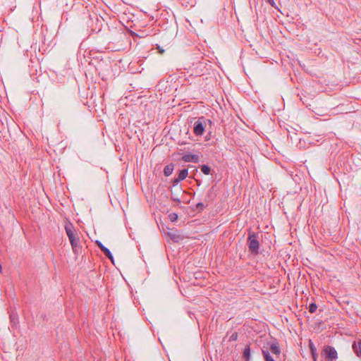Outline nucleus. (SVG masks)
Segmentation results:
<instances>
[{
    "instance_id": "nucleus-1",
    "label": "nucleus",
    "mask_w": 361,
    "mask_h": 361,
    "mask_svg": "<svg viewBox=\"0 0 361 361\" xmlns=\"http://www.w3.org/2000/svg\"><path fill=\"white\" fill-rule=\"evenodd\" d=\"M65 231L68 237L73 251L75 253H78L81 249V247L80 245V240L77 232L71 222L68 221L66 224Z\"/></svg>"
},
{
    "instance_id": "nucleus-2",
    "label": "nucleus",
    "mask_w": 361,
    "mask_h": 361,
    "mask_svg": "<svg viewBox=\"0 0 361 361\" xmlns=\"http://www.w3.org/2000/svg\"><path fill=\"white\" fill-rule=\"evenodd\" d=\"M247 244L249 251L252 254L257 255L259 253V243L258 241L257 235L255 232L252 231H249Z\"/></svg>"
},
{
    "instance_id": "nucleus-3",
    "label": "nucleus",
    "mask_w": 361,
    "mask_h": 361,
    "mask_svg": "<svg viewBox=\"0 0 361 361\" xmlns=\"http://www.w3.org/2000/svg\"><path fill=\"white\" fill-rule=\"evenodd\" d=\"M207 122L211 123V121L206 119L204 116L199 117L194 123V134L197 136H202L204 133Z\"/></svg>"
},
{
    "instance_id": "nucleus-4",
    "label": "nucleus",
    "mask_w": 361,
    "mask_h": 361,
    "mask_svg": "<svg viewBox=\"0 0 361 361\" xmlns=\"http://www.w3.org/2000/svg\"><path fill=\"white\" fill-rule=\"evenodd\" d=\"M324 351L326 355V358L331 360L337 358V351L334 347L327 345L324 348Z\"/></svg>"
},
{
    "instance_id": "nucleus-5",
    "label": "nucleus",
    "mask_w": 361,
    "mask_h": 361,
    "mask_svg": "<svg viewBox=\"0 0 361 361\" xmlns=\"http://www.w3.org/2000/svg\"><path fill=\"white\" fill-rule=\"evenodd\" d=\"M97 245L100 248V250L104 252L105 256L109 258L114 263V257L107 247H106L99 240L96 241Z\"/></svg>"
},
{
    "instance_id": "nucleus-6",
    "label": "nucleus",
    "mask_w": 361,
    "mask_h": 361,
    "mask_svg": "<svg viewBox=\"0 0 361 361\" xmlns=\"http://www.w3.org/2000/svg\"><path fill=\"white\" fill-rule=\"evenodd\" d=\"M182 160L185 162L198 163L200 161V157L196 154H187L182 157Z\"/></svg>"
},
{
    "instance_id": "nucleus-7",
    "label": "nucleus",
    "mask_w": 361,
    "mask_h": 361,
    "mask_svg": "<svg viewBox=\"0 0 361 361\" xmlns=\"http://www.w3.org/2000/svg\"><path fill=\"white\" fill-rule=\"evenodd\" d=\"M269 349L271 352L276 355H279L281 354V349L278 343H272L270 344Z\"/></svg>"
},
{
    "instance_id": "nucleus-8",
    "label": "nucleus",
    "mask_w": 361,
    "mask_h": 361,
    "mask_svg": "<svg viewBox=\"0 0 361 361\" xmlns=\"http://www.w3.org/2000/svg\"><path fill=\"white\" fill-rule=\"evenodd\" d=\"M353 349L359 357H361V340L354 342Z\"/></svg>"
},
{
    "instance_id": "nucleus-9",
    "label": "nucleus",
    "mask_w": 361,
    "mask_h": 361,
    "mask_svg": "<svg viewBox=\"0 0 361 361\" xmlns=\"http://www.w3.org/2000/svg\"><path fill=\"white\" fill-rule=\"evenodd\" d=\"M173 171V164H169L166 165L164 169V173L166 176H169L172 174Z\"/></svg>"
},
{
    "instance_id": "nucleus-10",
    "label": "nucleus",
    "mask_w": 361,
    "mask_h": 361,
    "mask_svg": "<svg viewBox=\"0 0 361 361\" xmlns=\"http://www.w3.org/2000/svg\"><path fill=\"white\" fill-rule=\"evenodd\" d=\"M168 235L170 238L176 243H178L179 240L182 239L180 235L175 233H168Z\"/></svg>"
},
{
    "instance_id": "nucleus-11",
    "label": "nucleus",
    "mask_w": 361,
    "mask_h": 361,
    "mask_svg": "<svg viewBox=\"0 0 361 361\" xmlns=\"http://www.w3.org/2000/svg\"><path fill=\"white\" fill-rule=\"evenodd\" d=\"M262 355L264 356V361H274L268 350H262Z\"/></svg>"
},
{
    "instance_id": "nucleus-12",
    "label": "nucleus",
    "mask_w": 361,
    "mask_h": 361,
    "mask_svg": "<svg viewBox=\"0 0 361 361\" xmlns=\"http://www.w3.org/2000/svg\"><path fill=\"white\" fill-rule=\"evenodd\" d=\"M188 169H184L179 172L178 178L179 180H183L188 176Z\"/></svg>"
},
{
    "instance_id": "nucleus-13",
    "label": "nucleus",
    "mask_w": 361,
    "mask_h": 361,
    "mask_svg": "<svg viewBox=\"0 0 361 361\" xmlns=\"http://www.w3.org/2000/svg\"><path fill=\"white\" fill-rule=\"evenodd\" d=\"M250 356V348L247 345L245 348L243 350V357L245 359L246 361H249Z\"/></svg>"
},
{
    "instance_id": "nucleus-14",
    "label": "nucleus",
    "mask_w": 361,
    "mask_h": 361,
    "mask_svg": "<svg viewBox=\"0 0 361 361\" xmlns=\"http://www.w3.org/2000/svg\"><path fill=\"white\" fill-rule=\"evenodd\" d=\"M201 171L204 174L209 175L211 172V169L209 166L203 164L201 166Z\"/></svg>"
},
{
    "instance_id": "nucleus-15",
    "label": "nucleus",
    "mask_w": 361,
    "mask_h": 361,
    "mask_svg": "<svg viewBox=\"0 0 361 361\" xmlns=\"http://www.w3.org/2000/svg\"><path fill=\"white\" fill-rule=\"evenodd\" d=\"M317 309V305L315 303L312 302V303L310 304L308 310L310 313L315 312Z\"/></svg>"
},
{
    "instance_id": "nucleus-16",
    "label": "nucleus",
    "mask_w": 361,
    "mask_h": 361,
    "mask_svg": "<svg viewBox=\"0 0 361 361\" xmlns=\"http://www.w3.org/2000/svg\"><path fill=\"white\" fill-rule=\"evenodd\" d=\"M310 350H311V352H312V357H313L314 360H316V356H317L316 348L313 345V344H312V343L311 341L310 343Z\"/></svg>"
},
{
    "instance_id": "nucleus-17",
    "label": "nucleus",
    "mask_w": 361,
    "mask_h": 361,
    "mask_svg": "<svg viewBox=\"0 0 361 361\" xmlns=\"http://www.w3.org/2000/svg\"><path fill=\"white\" fill-rule=\"evenodd\" d=\"M169 219L171 222H174L178 219V214L176 213H171L169 215Z\"/></svg>"
},
{
    "instance_id": "nucleus-18",
    "label": "nucleus",
    "mask_w": 361,
    "mask_h": 361,
    "mask_svg": "<svg viewBox=\"0 0 361 361\" xmlns=\"http://www.w3.org/2000/svg\"><path fill=\"white\" fill-rule=\"evenodd\" d=\"M238 339V334L236 332L233 333L229 338V341H236Z\"/></svg>"
},
{
    "instance_id": "nucleus-19",
    "label": "nucleus",
    "mask_w": 361,
    "mask_h": 361,
    "mask_svg": "<svg viewBox=\"0 0 361 361\" xmlns=\"http://www.w3.org/2000/svg\"><path fill=\"white\" fill-rule=\"evenodd\" d=\"M171 199L172 201L177 202L178 203H180L181 202L178 197H174L173 195L171 197Z\"/></svg>"
},
{
    "instance_id": "nucleus-20",
    "label": "nucleus",
    "mask_w": 361,
    "mask_h": 361,
    "mask_svg": "<svg viewBox=\"0 0 361 361\" xmlns=\"http://www.w3.org/2000/svg\"><path fill=\"white\" fill-rule=\"evenodd\" d=\"M180 181H181L180 180H179L178 178H176L173 180V185L175 186L176 185H177Z\"/></svg>"
},
{
    "instance_id": "nucleus-21",
    "label": "nucleus",
    "mask_w": 361,
    "mask_h": 361,
    "mask_svg": "<svg viewBox=\"0 0 361 361\" xmlns=\"http://www.w3.org/2000/svg\"><path fill=\"white\" fill-rule=\"evenodd\" d=\"M204 207V204H203V203H202V202H199V203H197V205H196V207H197V209H202Z\"/></svg>"
},
{
    "instance_id": "nucleus-22",
    "label": "nucleus",
    "mask_w": 361,
    "mask_h": 361,
    "mask_svg": "<svg viewBox=\"0 0 361 361\" xmlns=\"http://www.w3.org/2000/svg\"><path fill=\"white\" fill-rule=\"evenodd\" d=\"M270 5L274 6L275 2L274 0H266Z\"/></svg>"
},
{
    "instance_id": "nucleus-23",
    "label": "nucleus",
    "mask_w": 361,
    "mask_h": 361,
    "mask_svg": "<svg viewBox=\"0 0 361 361\" xmlns=\"http://www.w3.org/2000/svg\"><path fill=\"white\" fill-rule=\"evenodd\" d=\"M157 49L159 50V52L160 54H163L164 52V50L161 49L159 46H157Z\"/></svg>"
},
{
    "instance_id": "nucleus-24",
    "label": "nucleus",
    "mask_w": 361,
    "mask_h": 361,
    "mask_svg": "<svg viewBox=\"0 0 361 361\" xmlns=\"http://www.w3.org/2000/svg\"><path fill=\"white\" fill-rule=\"evenodd\" d=\"M2 271V267H1V265L0 264V273Z\"/></svg>"
}]
</instances>
